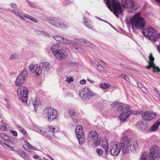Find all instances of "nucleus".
Returning <instances> with one entry per match:
<instances>
[{
    "instance_id": "1",
    "label": "nucleus",
    "mask_w": 160,
    "mask_h": 160,
    "mask_svg": "<svg viewBox=\"0 0 160 160\" xmlns=\"http://www.w3.org/2000/svg\"><path fill=\"white\" fill-rule=\"evenodd\" d=\"M130 24L132 26L133 29L134 28L137 29H143L144 27L145 22L144 18L141 16L139 12H137L130 19Z\"/></svg>"
},
{
    "instance_id": "2",
    "label": "nucleus",
    "mask_w": 160,
    "mask_h": 160,
    "mask_svg": "<svg viewBox=\"0 0 160 160\" xmlns=\"http://www.w3.org/2000/svg\"><path fill=\"white\" fill-rule=\"evenodd\" d=\"M122 8L131 9L129 12L134 13L139 9L140 6L133 0H121V13L122 12Z\"/></svg>"
},
{
    "instance_id": "3",
    "label": "nucleus",
    "mask_w": 160,
    "mask_h": 160,
    "mask_svg": "<svg viewBox=\"0 0 160 160\" xmlns=\"http://www.w3.org/2000/svg\"><path fill=\"white\" fill-rule=\"evenodd\" d=\"M160 150L156 145L152 146L149 155L147 152H143L140 158L141 160H155V158H160Z\"/></svg>"
},
{
    "instance_id": "4",
    "label": "nucleus",
    "mask_w": 160,
    "mask_h": 160,
    "mask_svg": "<svg viewBox=\"0 0 160 160\" xmlns=\"http://www.w3.org/2000/svg\"><path fill=\"white\" fill-rule=\"evenodd\" d=\"M132 144L134 147H137L138 144L137 142L134 141L132 142L131 139H128L127 137H122L121 140V149H122V151L124 154L128 152L130 149Z\"/></svg>"
},
{
    "instance_id": "5",
    "label": "nucleus",
    "mask_w": 160,
    "mask_h": 160,
    "mask_svg": "<svg viewBox=\"0 0 160 160\" xmlns=\"http://www.w3.org/2000/svg\"><path fill=\"white\" fill-rule=\"evenodd\" d=\"M59 44L57 43L51 47V49L55 57L59 60L65 59L67 55L66 52L60 47Z\"/></svg>"
},
{
    "instance_id": "6",
    "label": "nucleus",
    "mask_w": 160,
    "mask_h": 160,
    "mask_svg": "<svg viewBox=\"0 0 160 160\" xmlns=\"http://www.w3.org/2000/svg\"><path fill=\"white\" fill-rule=\"evenodd\" d=\"M49 23L55 28L61 29H66L69 27L67 22L61 18L56 17H52L48 20Z\"/></svg>"
},
{
    "instance_id": "7",
    "label": "nucleus",
    "mask_w": 160,
    "mask_h": 160,
    "mask_svg": "<svg viewBox=\"0 0 160 160\" xmlns=\"http://www.w3.org/2000/svg\"><path fill=\"white\" fill-rule=\"evenodd\" d=\"M142 32L143 35L149 38L154 42L158 41L160 34L157 33L156 31L152 27H148L147 30L142 29Z\"/></svg>"
},
{
    "instance_id": "8",
    "label": "nucleus",
    "mask_w": 160,
    "mask_h": 160,
    "mask_svg": "<svg viewBox=\"0 0 160 160\" xmlns=\"http://www.w3.org/2000/svg\"><path fill=\"white\" fill-rule=\"evenodd\" d=\"M131 106L127 104L121 103V111L122 112L121 113V120L125 121L129 117L132 112L130 109Z\"/></svg>"
},
{
    "instance_id": "9",
    "label": "nucleus",
    "mask_w": 160,
    "mask_h": 160,
    "mask_svg": "<svg viewBox=\"0 0 160 160\" xmlns=\"http://www.w3.org/2000/svg\"><path fill=\"white\" fill-rule=\"evenodd\" d=\"M28 90L25 87H20L18 88L17 95L20 99L24 103H26L28 101Z\"/></svg>"
},
{
    "instance_id": "10",
    "label": "nucleus",
    "mask_w": 160,
    "mask_h": 160,
    "mask_svg": "<svg viewBox=\"0 0 160 160\" xmlns=\"http://www.w3.org/2000/svg\"><path fill=\"white\" fill-rule=\"evenodd\" d=\"M87 140L90 143L91 141L94 146H98L100 143V139L97 132L94 131H92L89 133Z\"/></svg>"
},
{
    "instance_id": "11",
    "label": "nucleus",
    "mask_w": 160,
    "mask_h": 160,
    "mask_svg": "<svg viewBox=\"0 0 160 160\" xmlns=\"http://www.w3.org/2000/svg\"><path fill=\"white\" fill-rule=\"evenodd\" d=\"M109 146L110 154L114 156L119 154L120 152V144L118 142H112L110 144Z\"/></svg>"
},
{
    "instance_id": "12",
    "label": "nucleus",
    "mask_w": 160,
    "mask_h": 160,
    "mask_svg": "<svg viewBox=\"0 0 160 160\" xmlns=\"http://www.w3.org/2000/svg\"><path fill=\"white\" fill-rule=\"evenodd\" d=\"M75 132L77 135L79 143L80 144H83L85 142L86 139L82 127L81 126H77L76 128Z\"/></svg>"
},
{
    "instance_id": "13",
    "label": "nucleus",
    "mask_w": 160,
    "mask_h": 160,
    "mask_svg": "<svg viewBox=\"0 0 160 160\" xmlns=\"http://www.w3.org/2000/svg\"><path fill=\"white\" fill-rule=\"evenodd\" d=\"M46 110H47L46 114L49 121L50 122L52 121L55 119L58 116V112L54 108L50 107L48 108H46Z\"/></svg>"
},
{
    "instance_id": "14",
    "label": "nucleus",
    "mask_w": 160,
    "mask_h": 160,
    "mask_svg": "<svg viewBox=\"0 0 160 160\" xmlns=\"http://www.w3.org/2000/svg\"><path fill=\"white\" fill-rule=\"evenodd\" d=\"M79 95L82 99L88 100L93 96V94L88 89L84 88L79 91Z\"/></svg>"
},
{
    "instance_id": "15",
    "label": "nucleus",
    "mask_w": 160,
    "mask_h": 160,
    "mask_svg": "<svg viewBox=\"0 0 160 160\" xmlns=\"http://www.w3.org/2000/svg\"><path fill=\"white\" fill-rule=\"evenodd\" d=\"M156 114L152 111H145L142 114V117L144 120L150 121L155 118Z\"/></svg>"
},
{
    "instance_id": "16",
    "label": "nucleus",
    "mask_w": 160,
    "mask_h": 160,
    "mask_svg": "<svg viewBox=\"0 0 160 160\" xmlns=\"http://www.w3.org/2000/svg\"><path fill=\"white\" fill-rule=\"evenodd\" d=\"M73 42H74L82 44L85 46L90 47L92 48H93L94 47L93 44L90 43V42L86 40H84L81 39L74 38L73 39Z\"/></svg>"
},
{
    "instance_id": "17",
    "label": "nucleus",
    "mask_w": 160,
    "mask_h": 160,
    "mask_svg": "<svg viewBox=\"0 0 160 160\" xmlns=\"http://www.w3.org/2000/svg\"><path fill=\"white\" fill-rule=\"evenodd\" d=\"M53 38L57 42L61 43L67 44L72 42V41L67 40L59 36H53Z\"/></svg>"
},
{
    "instance_id": "18",
    "label": "nucleus",
    "mask_w": 160,
    "mask_h": 160,
    "mask_svg": "<svg viewBox=\"0 0 160 160\" xmlns=\"http://www.w3.org/2000/svg\"><path fill=\"white\" fill-rule=\"evenodd\" d=\"M28 75L27 70L26 69H24L17 78L16 80H25L27 79Z\"/></svg>"
},
{
    "instance_id": "19",
    "label": "nucleus",
    "mask_w": 160,
    "mask_h": 160,
    "mask_svg": "<svg viewBox=\"0 0 160 160\" xmlns=\"http://www.w3.org/2000/svg\"><path fill=\"white\" fill-rule=\"evenodd\" d=\"M68 111L69 115L71 116L73 121L75 122H77L78 118L76 116L77 113L75 110L72 109H70Z\"/></svg>"
},
{
    "instance_id": "20",
    "label": "nucleus",
    "mask_w": 160,
    "mask_h": 160,
    "mask_svg": "<svg viewBox=\"0 0 160 160\" xmlns=\"http://www.w3.org/2000/svg\"><path fill=\"white\" fill-rule=\"evenodd\" d=\"M154 60V58L152 56V54L150 53L149 57V61L148 62L149 65L146 66V68L147 69H149L151 68H153L154 69L156 67L153 62Z\"/></svg>"
},
{
    "instance_id": "21",
    "label": "nucleus",
    "mask_w": 160,
    "mask_h": 160,
    "mask_svg": "<svg viewBox=\"0 0 160 160\" xmlns=\"http://www.w3.org/2000/svg\"><path fill=\"white\" fill-rule=\"evenodd\" d=\"M101 143V147L104 149L105 153L107 154L108 152V143L106 138H104L103 140L100 141Z\"/></svg>"
},
{
    "instance_id": "22",
    "label": "nucleus",
    "mask_w": 160,
    "mask_h": 160,
    "mask_svg": "<svg viewBox=\"0 0 160 160\" xmlns=\"http://www.w3.org/2000/svg\"><path fill=\"white\" fill-rule=\"evenodd\" d=\"M40 67L41 68L43 72L49 70L50 67V64L48 62H43L39 64Z\"/></svg>"
},
{
    "instance_id": "23",
    "label": "nucleus",
    "mask_w": 160,
    "mask_h": 160,
    "mask_svg": "<svg viewBox=\"0 0 160 160\" xmlns=\"http://www.w3.org/2000/svg\"><path fill=\"white\" fill-rule=\"evenodd\" d=\"M43 71V70L40 67L39 65H37L36 68L34 71V75L36 77H39L42 74Z\"/></svg>"
},
{
    "instance_id": "24",
    "label": "nucleus",
    "mask_w": 160,
    "mask_h": 160,
    "mask_svg": "<svg viewBox=\"0 0 160 160\" xmlns=\"http://www.w3.org/2000/svg\"><path fill=\"white\" fill-rule=\"evenodd\" d=\"M12 11L13 13L15 14L16 16L24 20V18L22 16V12L21 10L17 8L16 9H12Z\"/></svg>"
},
{
    "instance_id": "25",
    "label": "nucleus",
    "mask_w": 160,
    "mask_h": 160,
    "mask_svg": "<svg viewBox=\"0 0 160 160\" xmlns=\"http://www.w3.org/2000/svg\"><path fill=\"white\" fill-rule=\"evenodd\" d=\"M70 46L71 50L76 52H79L81 50L80 47H77L76 45L74 43L71 44Z\"/></svg>"
},
{
    "instance_id": "26",
    "label": "nucleus",
    "mask_w": 160,
    "mask_h": 160,
    "mask_svg": "<svg viewBox=\"0 0 160 160\" xmlns=\"http://www.w3.org/2000/svg\"><path fill=\"white\" fill-rule=\"evenodd\" d=\"M160 124V122L155 123L150 128L151 131L154 132L157 130Z\"/></svg>"
},
{
    "instance_id": "27",
    "label": "nucleus",
    "mask_w": 160,
    "mask_h": 160,
    "mask_svg": "<svg viewBox=\"0 0 160 160\" xmlns=\"http://www.w3.org/2000/svg\"><path fill=\"white\" fill-rule=\"evenodd\" d=\"M136 126L137 128L141 130L144 131L145 129V128H144L145 126L142 122L140 121H138Z\"/></svg>"
},
{
    "instance_id": "28",
    "label": "nucleus",
    "mask_w": 160,
    "mask_h": 160,
    "mask_svg": "<svg viewBox=\"0 0 160 160\" xmlns=\"http://www.w3.org/2000/svg\"><path fill=\"white\" fill-rule=\"evenodd\" d=\"M49 128L51 130L49 132H51L52 135H53V132H58L59 131V129L58 127H54L53 126H50L49 127Z\"/></svg>"
},
{
    "instance_id": "29",
    "label": "nucleus",
    "mask_w": 160,
    "mask_h": 160,
    "mask_svg": "<svg viewBox=\"0 0 160 160\" xmlns=\"http://www.w3.org/2000/svg\"><path fill=\"white\" fill-rule=\"evenodd\" d=\"M99 86L102 89H106L110 87V84L107 83H102L100 84Z\"/></svg>"
},
{
    "instance_id": "30",
    "label": "nucleus",
    "mask_w": 160,
    "mask_h": 160,
    "mask_svg": "<svg viewBox=\"0 0 160 160\" xmlns=\"http://www.w3.org/2000/svg\"><path fill=\"white\" fill-rule=\"evenodd\" d=\"M40 103V101L38 98H36L34 102L33 103V105L34 108L35 110L38 107ZM36 111V110H35Z\"/></svg>"
},
{
    "instance_id": "31",
    "label": "nucleus",
    "mask_w": 160,
    "mask_h": 160,
    "mask_svg": "<svg viewBox=\"0 0 160 160\" xmlns=\"http://www.w3.org/2000/svg\"><path fill=\"white\" fill-rule=\"evenodd\" d=\"M24 17L28 19L31 20L35 22H38V20L36 18H33L31 16L29 15L28 14H25L24 15Z\"/></svg>"
},
{
    "instance_id": "32",
    "label": "nucleus",
    "mask_w": 160,
    "mask_h": 160,
    "mask_svg": "<svg viewBox=\"0 0 160 160\" xmlns=\"http://www.w3.org/2000/svg\"><path fill=\"white\" fill-rule=\"evenodd\" d=\"M97 69L98 71L102 72H104L105 71L104 68L99 63L97 65Z\"/></svg>"
},
{
    "instance_id": "33",
    "label": "nucleus",
    "mask_w": 160,
    "mask_h": 160,
    "mask_svg": "<svg viewBox=\"0 0 160 160\" xmlns=\"http://www.w3.org/2000/svg\"><path fill=\"white\" fill-rule=\"evenodd\" d=\"M18 58V56L16 53H13L12 55L9 58V60L12 59H15Z\"/></svg>"
},
{
    "instance_id": "34",
    "label": "nucleus",
    "mask_w": 160,
    "mask_h": 160,
    "mask_svg": "<svg viewBox=\"0 0 160 160\" xmlns=\"http://www.w3.org/2000/svg\"><path fill=\"white\" fill-rule=\"evenodd\" d=\"M96 17L98 20H100L106 23H108V24H109L111 27H112L115 30H116V31H117V29H116L110 23H109V22H107V21H105V20H103L100 18H99L98 17Z\"/></svg>"
},
{
    "instance_id": "35",
    "label": "nucleus",
    "mask_w": 160,
    "mask_h": 160,
    "mask_svg": "<svg viewBox=\"0 0 160 160\" xmlns=\"http://www.w3.org/2000/svg\"><path fill=\"white\" fill-rule=\"evenodd\" d=\"M24 82V81H15V84L17 86H19Z\"/></svg>"
},
{
    "instance_id": "36",
    "label": "nucleus",
    "mask_w": 160,
    "mask_h": 160,
    "mask_svg": "<svg viewBox=\"0 0 160 160\" xmlns=\"http://www.w3.org/2000/svg\"><path fill=\"white\" fill-rule=\"evenodd\" d=\"M17 126L18 128L23 133L24 135L26 134V131L23 128L19 125H18Z\"/></svg>"
},
{
    "instance_id": "37",
    "label": "nucleus",
    "mask_w": 160,
    "mask_h": 160,
    "mask_svg": "<svg viewBox=\"0 0 160 160\" xmlns=\"http://www.w3.org/2000/svg\"><path fill=\"white\" fill-rule=\"evenodd\" d=\"M19 154L24 158H25L26 156V154L24 152L21 150L19 152Z\"/></svg>"
},
{
    "instance_id": "38",
    "label": "nucleus",
    "mask_w": 160,
    "mask_h": 160,
    "mask_svg": "<svg viewBox=\"0 0 160 160\" xmlns=\"http://www.w3.org/2000/svg\"><path fill=\"white\" fill-rule=\"evenodd\" d=\"M96 152L99 155H102L103 153V151L101 149H97Z\"/></svg>"
},
{
    "instance_id": "39",
    "label": "nucleus",
    "mask_w": 160,
    "mask_h": 160,
    "mask_svg": "<svg viewBox=\"0 0 160 160\" xmlns=\"http://www.w3.org/2000/svg\"><path fill=\"white\" fill-rule=\"evenodd\" d=\"M15 140L14 138L12 137H9L8 138V142H10L11 143H14Z\"/></svg>"
},
{
    "instance_id": "40",
    "label": "nucleus",
    "mask_w": 160,
    "mask_h": 160,
    "mask_svg": "<svg viewBox=\"0 0 160 160\" xmlns=\"http://www.w3.org/2000/svg\"><path fill=\"white\" fill-rule=\"evenodd\" d=\"M121 78L122 79H125L126 80L129 79L128 77L125 75H121Z\"/></svg>"
},
{
    "instance_id": "41",
    "label": "nucleus",
    "mask_w": 160,
    "mask_h": 160,
    "mask_svg": "<svg viewBox=\"0 0 160 160\" xmlns=\"http://www.w3.org/2000/svg\"><path fill=\"white\" fill-rule=\"evenodd\" d=\"M28 3V4H29L31 7H32L35 8L36 7L35 5L33 3H32V2H30V1L27 0Z\"/></svg>"
},
{
    "instance_id": "42",
    "label": "nucleus",
    "mask_w": 160,
    "mask_h": 160,
    "mask_svg": "<svg viewBox=\"0 0 160 160\" xmlns=\"http://www.w3.org/2000/svg\"><path fill=\"white\" fill-rule=\"evenodd\" d=\"M10 132L13 135L15 136H17L18 134L16 131L13 130H11Z\"/></svg>"
},
{
    "instance_id": "43",
    "label": "nucleus",
    "mask_w": 160,
    "mask_h": 160,
    "mask_svg": "<svg viewBox=\"0 0 160 160\" xmlns=\"http://www.w3.org/2000/svg\"><path fill=\"white\" fill-rule=\"evenodd\" d=\"M0 128L2 129L3 130L6 131L8 130V128L7 127L4 126H0Z\"/></svg>"
},
{
    "instance_id": "44",
    "label": "nucleus",
    "mask_w": 160,
    "mask_h": 160,
    "mask_svg": "<svg viewBox=\"0 0 160 160\" xmlns=\"http://www.w3.org/2000/svg\"><path fill=\"white\" fill-rule=\"evenodd\" d=\"M154 71H157L158 72H160V68H159L158 67H156L154 68Z\"/></svg>"
},
{
    "instance_id": "45",
    "label": "nucleus",
    "mask_w": 160,
    "mask_h": 160,
    "mask_svg": "<svg viewBox=\"0 0 160 160\" xmlns=\"http://www.w3.org/2000/svg\"><path fill=\"white\" fill-rule=\"evenodd\" d=\"M137 84L138 87L140 88H142V83L139 82H136Z\"/></svg>"
},
{
    "instance_id": "46",
    "label": "nucleus",
    "mask_w": 160,
    "mask_h": 160,
    "mask_svg": "<svg viewBox=\"0 0 160 160\" xmlns=\"http://www.w3.org/2000/svg\"><path fill=\"white\" fill-rule=\"evenodd\" d=\"M41 35L44 36H49V34L47 32L43 31Z\"/></svg>"
},
{
    "instance_id": "47",
    "label": "nucleus",
    "mask_w": 160,
    "mask_h": 160,
    "mask_svg": "<svg viewBox=\"0 0 160 160\" xmlns=\"http://www.w3.org/2000/svg\"><path fill=\"white\" fill-rule=\"evenodd\" d=\"M83 24L86 27H89L90 26V24L88 22L85 21L83 23Z\"/></svg>"
},
{
    "instance_id": "48",
    "label": "nucleus",
    "mask_w": 160,
    "mask_h": 160,
    "mask_svg": "<svg viewBox=\"0 0 160 160\" xmlns=\"http://www.w3.org/2000/svg\"><path fill=\"white\" fill-rule=\"evenodd\" d=\"M23 148H24V149L27 151H29L30 149L28 148L27 147V145H23Z\"/></svg>"
},
{
    "instance_id": "49",
    "label": "nucleus",
    "mask_w": 160,
    "mask_h": 160,
    "mask_svg": "<svg viewBox=\"0 0 160 160\" xmlns=\"http://www.w3.org/2000/svg\"><path fill=\"white\" fill-rule=\"evenodd\" d=\"M11 7L13 8H15L17 7V6L16 4L11 3L10 4Z\"/></svg>"
},
{
    "instance_id": "50",
    "label": "nucleus",
    "mask_w": 160,
    "mask_h": 160,
    "mask_svg": "<svg viewBox=\"0 0 160 160\" xmlns=\"http://www.w3.org/2000/svg\"><path fill=\"white\" fill-rule=\"evenodd\" d=\"M36 32L38 34L42 35L43 31L40 30H36Z\"/></svg>"
},
{
    "instance_id": "51",
    "label": "nucleus",
    "mask_w": 160,
    "mask_h": 160,
    "mask_svg": "<svg viewBox=\"0 0 160 160\" xmlns=\"http://www.w3.org/2000/svg\"><path fill=\"white\" fill-rule=\"evenodd\" d=\"M119 104V102H114L112 104V106H118V105Z\"/></svg>"
},
{
    "instance_id": "52",
    "label": "nucleus",
    "mask_w": 160,
    "mask_h": 160,
    "mask_svg": "<svg viewBox=\"0 0 160 160\" xmlns=\"http://www.w3.org/2000/svg\"><path fill=\"white\" fill-rule=\"evenodd\" d=\"M34 67L35 66L34 65H32L29 66V68L32 71L33 70Z\"/></svg>"
},
{
    "instance_id": "53",
    "label": "nucleus",
    "mask_w": 160,
    "mask_h": 160,
    "mask_svg": "<svg viewBox=\"0 0 160 160\" xmlns=\"http://www.w3.org/2000/svg\"><path fill=\"white\" fill-rule=\"evenodd\" d=\"M9 136H8V135H5L4 137V140L8 141V138Z\"/></svg>"
},
{
    "instance_id": "54",
    "label": "nucleus",
    "mask_w": 160,
    "mask_h": 160,
    "mask_svg": "<svg viewBox=\"0 0 160 160\" xmlns=\"http://www.w3.org/2000/svg\"><path fill=\"white\" fill-rule=\"evenodd\" d=\"M86 83V81H80V83L82 84H85Z\"/></svg>"
},
{
    "instance_id": "55",
    "label": "nucleus",
    "mask_w": 160,
    "mask_h": 160,
    "mask_svg": "<svg viewBox=\"0 0 160 160\" xmlns=\"http://www.w3.org/2000/svg\"><path fill=\"white\" fill-rule=\"evenodd\" d=\"M6 135L4 134V133H1L0 134V136H1V137L3 139H4V137L5 135Z\"/></svg>"
},
{
    "instance_id": "56",
    "label": "nucleus",
    "mask_w": 160,
    "mask_h": 160,
    "mask_svg": "<svg viewBox=\"0 0 160 160\" xmlns=\"http://www.w3.org/2000/svg\"><path fill=\"white\" fill-rule=\"evenodd\" d=\"M26 145H27V147L28 148H30L31 146V145L28 142H27L26 143V144H25Z\"/></svg>"
},
{
    "instance_id": "57",
    "label": "nucleus",
    "mask_w": 160,
    "mask_h": 160,
    "mask_svg": "<svg viewBox=\"0 0 160 160\" xmlns=\"http://www.w3.org/2000/svg\"><path fill=\"white\" fill-rule=\"evenodd\" d=\"M121 65V67H122L123 68H127V66L126 65H125L124 64H122Z\"/></svg>"
},
{
    "instance_id": "58",
    "label": "nucleus",
    "mask_w": 160,
    "mask_h": 160,
    "mask_svg": "<svg viewBox=\"0 0 160 160\" xmlns=\"http://www.w3.org/2000/svg\"><path fill=\"white\" fill-rule=\"evenodd\" d=\"M66 80H73V78L72 77H71L69 78V79H68V78L67 77V78Z\"/></svg>"
},
{
    "instance_id": "59",
    "label": "nucleus",
    "mask_w": 160,
    "mask_h": 160,
    "mask_svg": "<svg viewBox=\"0 0 160 160\" xmlns=\"http://www.w3.org/2000/svg\"><path fill=\"white\" fill-rule=\"evenodd\" d=\"M30 148L34 150H36V149L34 147L31 146Z\"/></svg>"
},
{
    "instance_id": "60",
    "label": "nucleus",
    "mask_w": 160,
    "mask_h": 160,
    "mask_svg": "<svg viewBox=\"0 0 160 160\" xmlns=\"http://www.w3.org/2000/svg\"><path fill=\"white\" fill-rule=\"evenodd\" d=\"M33 157L34 158L37 159L38 158H39V156L37 155H35L33 156Z\"/></svg>"
},
{
    "instance_id": "61",
    "label": "nucleus",
    "mask_w": 160,
    "mask_h": 160,
    "mask_svg": "<svg viewBox=\"0 0 160 160\" xmlns=\"http://www.w3.org/2000/svg\"><path fill=\"white\" fill-rule=\"evenodd\" d=\"M4 144L6 145V146H7L8 147H9L10 148H12V147H10V146L8 145V144H7L4 143Z\"/></svg>"
},
{
    "instance_id": "62",
    "label": "nucleus",
    "mask_w": 160,
    "mask_h": 160,
    "mask_svg": "<svg viewBox=\"0 0 160 160\" xmlns=\"http://www.w3.org/2000/svg\"><path fill=\"white\" fill-rule=\"evenodd\" d=\"M157 93L158 95V97L160 96V93L158 91V92H157Z\"/></svg>"
},
{
    "instance_id": "63",
    "label": "nucleus",
    "mask_w": 160,
    "mask_h": 160,
    "mask_svg": "<svg viewBox=\"0 0 160 160\" xmlns=\"http://www.w3.org/2000/svg\"><path fill=\"white\" fill-rule=\"evenodd\" d=\"M67 81V82L68 84H69L70 83L71 81Z\"/></svg>"
},
{
    "instance_id": "64",
    "label": "nucleus",
    "mask_w": 160,
    "mask_h": 160,
    "mask_svg": "<svg viewBox=\"0 0 160 160\" xmlns=\"http://www.w3.org/2000/svg\"><path fill=\"white\" fill-rule=\"evenodd\" d=\"M155 1L160 3V0H155Z\"/></svg>"
}]
</instances>
